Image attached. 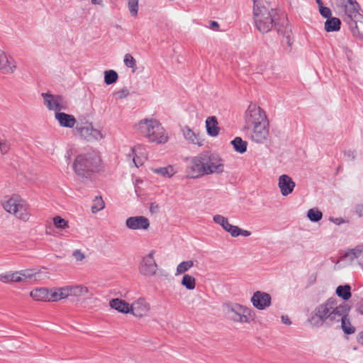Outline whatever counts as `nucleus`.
I'll return each mask as SVG.
<instances>
[{"instance_id":"nucleus-1","label":"nucleus","mask_w":363,"mask_h":363,"mask_svg":"<svg viewBox=\"0 0 363 363\" xmlns=\"http://www.w3.org/2000/svg\"><path fill=\"white\" fill-rule=\"evenodd\" d=\"M186 160H189L186 166V176L190 178L224 172L223 160L216 154L203 153Z\"/></svg>"},{"instance_id":"nucleus-2","label":"nucleus","mask_w":363,"mask_h":363,"mask_svg":"<svg viewBox=\"0 0 363 363\" xmlns=\"http://www.w3.org/2000/svg\"><path fill=\"white\" fill-rule=\"evenodd\" d=\"M349 306L346 303L337 305L335 298H328L315 308L311 321L317 326H321L323 324L331 325L339 323Z\"/></svg>"},{"instance_id":"nucleus-3","label":"nucleus","mask_w":363,"mask_h":363,"mask_svg":"<svg viewBox=\"0 0 363 363\" xmlns=\"http://www.w3.org/2000/svg\"><path fill=\"white\" fill-rule=\"evenodd\" d=\"M335 8L339 15L345 22L355 38H363V24H357L362 16L361 6L357 0H335Z\"/></svg>"},{"instance_id":"nucleus-4","label":"nucleus","mask_w":363,"mask_h":363,"mask_svg":"<svg viewBox=\"0 0 363 363\" xmlns=\"http://www.w3.org/2000/svg\"><path fill=\"white\" fill-rule=\"evenodd\" d=\"M135 130L147 138L150 142L162 144L167 142L168 136L161 125L155 119H143L135 125Z\"/></svg>"},{"instance_id":"nucleus-5","label":"nucleus","mask_w":363,"mask_h":363,"mask_svg":"<svg viewBox=\"0 0 363 363\" xmlns=\"http://www.w3.org/2000/svg\"><path fill=\"white\" fill-rule=\"evenodd\" d=\"M252 1L255 26L259 32L267 33L276 25L277 12L273 9L269 10L264 6H260L258 0Z\"/></svg>"},{"instance_id":"nucleus-6","label":"nucleus","mask_w":363,"mask_h":363,"mask_svg":"<svg viewBox=\"0 0 363 363\" xmlns=\"http://www.w3.org/2000/svg\"><path fill=\"white\" fill-rule=\"evenodd\" d=\"M101 160L95 152L79 155L74 161L73 169L81 177H88L90 173L98 171Z\"/></svg>"},{"instance_id":"nucleus-7","label":"nucleus","mask_w":363,"mask_h":363,"mask_svg":"<svg viewBox=\"0 0 363 363\" xmlns=\"http://www.w3.org/2000/svg\"><path fill=\"white\" fill-rule=\"evenodd\" d=\"M223 308L226 318L234 323H250L254 320L252 310L239 303H226Z\"/></svg>"},{"instance_id":"nucleus-8","label":"nucleus","mask_w":363,"mask_h":363,"mask_svg":"<svg viewBox=\"0 0 363 363\" xmlns=\"http://www.w3.org/2000/svg\"><path fill=\"white\" fill-rule=\"evenodd\" d=\"M2 206L6 212L13 214L24 222L28 221L30 218L29 205L18 195L14 194L2 201Z\"/></svg>"},{"instance_id":"nucleus-9","label":"nucleus","mask_w":363,"mask_h":363,"mask_svg":"<svg viewBox=\"0 0 363 363\" xmlns=\"http://www.w3.org/2000/svg\"><path fill=\"white\" fill-rule=\"evenodd\" d=\"M245 128H250L252 125L267 122V115L263 109L255 104L248 106L244 116Z\"/></svg>"},{"instance_id":"nucleus-10","label":"nucleus","mask_w":363,"mask_h":363,"mask_svg":"<svg viewBox=\"0 0 363 363\" xmlns=\"http://www.w3.org/2000/svg\"><path fill=\"white\" fill-rule=\"evenodd\" d=\"M41 96L43 98L45 106L49 110L54 111L55 113L68 108L67 101L60 95H55L47 92L42 93Z\"/></svg>"},{"instance_id":"nucleus-11","label":"nucleus","mask_w":363,"mask_h":363,"mask_svg":"<svg viewBox=\"0 0 363 363\" xmlns=\"http://www.w3.org/2000/svg\"><path fill=\"white\" fill-rule=\"evenodd\" d=\"M155 252L151 251L147 255L143 257L139 262V273L145 277H151L157 274L158 269L153 255Z\"/></svg>"},{"instance_id":"nucleus-12","label":"nucleus","mask_w":363,"mask_h":363,"mask_svg":"<svg viewBox=\"0 0 363 363\" xmlns=\"http://www.w3.org/2000/svg\"><path fill=\"white\" fill-rule=\"evenodd\" d=\"M37 273H34L33 270L26 269L15 272H6L0 275V280L4 283L21 282L28 279L34 278L36 279Z\"/></svg>"},{"instance_id":"nucleus-13","label":"nucleus","mask_w":363,"mask_h":363,"mask_svg":"<svg viewBox=\"0 0 363 363\" xmlns=\"http://www.w3.org/2000/svg\"><path fill=\"white\" fill-rule=\"evenodd\" d=\"M250 130V139L257 143H264L269 135V121L252 125Z\"/></svg>"},{"instance_id":"nucleus-14","label":"nucleus","mask_w":363,"mask_h":363,"mask_svg":"<svg viewBox=\"0 0 363 363\" xmlns=\"http://www.w3.org/2000/svg\"><path fill=\"white\" fill-rule=\"evenodd\" d=\"M250 301L255 308L263 311L271 306L272 297L268 293L257 291L252 296Z\"/></svg>"},{"instance_id":"nucleus-15","label":"nucleus","mask_w":363,"mask_h":363,"mask_svg":"<svg viewBox=\"0 0 363 363\" xmlns=\"http://www.w3.org/2000/svg\"><path fill=\"white\" fill-rule=\"evenodd\" d=\"M76 129L80 135L87 140H99L103 138L101 132L95 129L91 123H86L84 125H77Z\"/></svg>"},{"instance_id":"nucleus-16","label":"nucleus","mask_w":363,"mask_h":363,"mask_svg":"<svg viewBox=\"0 0 363 363\" xmlns=\"http://www.w3.org/2000/svg\"><path fill=\"white\" fill-rule=\"evenodd\" d=\"M126 227L130 230H147L150 227L149 220L143 216H131L125 220Z\"/></svg>"},{"instance_id":"nucleus-17","label":"nucleus","mask_w":363,"mask_h":363,"mask_svg":"<svg viewBox=\"0 0 363 363\" xmlns=\"http://www.w3.org/2000/svg\"><path fill=\"white\" fill-rule=\"evenodd\" d=\"M150 306L144 297H140L130 304V313L136 317H143L150 311Z\"/></svg>"},{"instance_id":"nucleus-18","label":"nucleus","mask_w":363,"mask_h":363,"mask_svg":"<svg viewBox=\"0 0 363 363\" xmlns=\"http://www.w3.org/2000/svg\"><path fill=\"white\" fill-rule=\"evenodd\" d=\"M295 186V182L287 174H282L279 177L278 186L282 196H286L291 194Z\"/></svg>"},{"instance_id":"nucleus-19","label":"nucleus","mask_w":363,"mask_h":363,"mask_svg":"<svg viewBox=\"0 0 363 363\" xmlns=\"http://www.w3.org/2000/svg\"><path fill=\"white\" fill-rule=\"evenodd\" d=\"M16 69L13 59L8 57L5 52L0 50V70L4 73H13Z\"/></svg>"},{"instance_id":"nucleus-20","label":"nucleus","mask_w":363,"mask_h":363,"mask_svg":"<svg viewBox=\"0 0 363 363\" xmlns=\"http://www.w3.org/2000/svg\"><path fill=\"white\" fill-rule=\"evenodd\" d=\"M55 117L62 127L72 128L77 123L74 116L63 112L55 113Z\"/></svg>"},{"instance_id":"nucleus-21","label":"nucleus","mask_w":363,"mask_h":363,"mask_svg":"<svg viewBox=\"0 0 363 363\" xmlns=\"http://www.w3.org/2000/svg\"><path fill=\"white\" fill-rule=\"evenodd\" d=\"M132 151L134 155L133 161L135 167H138L142 166L147 158V154L144 151L143 147L141 145H138L133 147Z\"/></svg>"},{"instance_id":"nucleus-22","label":"nucleus","mask_w":363,"mask_h":363,"mask_svg":"<svg viewBox=\"0 0 363 363\" xmlns=\"http://www.w3.org/2000/svg\"><path fill=\"white\" fill-rule=\"evenodd\" d=\"M111 308L122 313H130V304L120 298H113L110 301Z\"/></svg>"},{"instance_id":"nucleus-23","label":"nucleus","mask_w":363,"mask_h":363,"mask_svg":"<svg viewBox=\"0 0 363 363\" xmlns=\"http://www.w3.org/2000/svg\"><path fill=\"white\" fill-rule=\"evenodd\" d=\"M66 291L68 296H82L89 293V289L84 285L66 286Z\"/></svg>"},{"instance_id":"nucleus-24","label":"nucleus","mask_w":363,"mask_h":363,"mask_svg":"<svg viewBox=\"0 0 363 363\" xmlns=\"http://www.w3.org/2000/svg\"><path fill=\"white\" fill-rule=\"evenodd\" d=\"M351 307L348 306L346 310V313H344L342 318L340 319L341 321V328L343 332L347 335H351L355 333V328L352 325L351 322L349 318V313L350 311Z\"/></svg>"},{"instance_id":"nucleus-25","label":"nucleus","mask_w":363,"mask_h":363,"mask_svg":"<svg viewBox=\"0 0 363 363\" xmlns=\"http://www.w3.org/2000/svg\"><path fill=\"white\" fill-rule=\"evenodd\" d=\"M206 128L208 134L212 137H216L219 133V127L218 121L215 116L208 117L206 120Z\"/></svg>"},{"instance_id":"nucleus-26","label":"nucleus","mask_w":363,"mask_h":363,"mask_svg":"<svg viewBox=\"0 0 363 363\" xmlns=\"http://www.w3.org/2000/svg\"><path fill=\"white\" fill-rule=\"evenodd\" d=\"M67 298L66 287L49 290L48 301H57Z\"/></svg>"},{"instance_id":"nucleus-27","label":"nucleus","mask_w":363,"mask_h":363,"mask_svg":"<svg viewBox=\"0 0 363 363\" xmlns=\"http://www.w3.org/2000/svg\"><path fill=\"white\" fill-rule=\"evenodd\" d=\"M213 220L216 224L220 225L224 230L229 233L230 235H232L235 225H231L227 218L217 214L213 216Z\"/></svg>"},{"instance_id":"nucleus-28","label":"nucleus","mask_w":363,"mask_h":363,"mask_svg":"<svg viewBox=\"0 0 363 363\" xmlns=\"http://www.w3.org/2000/svg\"><path fill=\"white\" fill-rule=\"evenodd\" d=\"M30 296L37 301H48L49 289L46 288H37L30 291Z\"/></svg>"},{"instance_id":"nucleus-29","label":"nucleus","mask_w":363,"mask_h":363,"mask_svg":"<svg viewBox=\"0 0 363 363\" xmlns=\"http://www.w3.org/2000/svg\"><path fill=\"white\" fill-rule=\"evenodd\" d=\"M341 21L338 18L331 17L325 23V29L327 32L338 31L340 29Z\"/></svg>"},{"instance_id":"nucleus-30","label":"nucleus","mask_w":363,"mask_h":363,"mask_svg":"<svg viewBox=\"0 0 363 363\" xmlns=\"http://www.w3.org/2000/svg\"><path fill=\"white\" fill-rule=\"evenodd\" d=\"M336 294L343 300H348L351 296V286L349 284L338 286L336 289Z\"/></svg>"},{"instance_id":"nucleus-31","label":"nucleus","mask_w":363,"mask_h":363,"mask_svg":"<svg viewBox=\"0 0 363 363\" xmlns=\"http://www.w3.org/2000/svg\"><path fill=\"white\" fill-rule=\"evenodd\" d=\"M231 144L233 145L235 150L239 153L242 154L247 150V143L242 140V139L240 137H236L234 140H233L231 141Z\"/></svg>"},{"instance_id":"nucleus-32","label":"nucleus","mask_w":363,"mask_h":363,"mask_svg":"<svg viewBox=\"0 0 363 363\" xmlns=\"http://www.w3.org/2000/svg\"><path fill=\"white\" fill-rule=\"evenodd\" d=\"M363 254V244L358 245L352 249L348 250L345 254V257L350 258L353 260L354 259L359 258Z\"/></svg>"},{"instance_id":"nucleus-33","label":"nucleus","mask_w":363,"mask_h":363,"mask_svg":"<svg viewBox=\"0 0 363 363\" xmlns=\"http://www.w3.org/2000/svg\"><path fill=\"white\" fill-rule=\"evenodd\" d=\"M183 135L185 138L191 143L197 144L199 146L202 145V143L199 141V138L188 127L183 128Z\"/></svg>"},{"instance_id":"nucleus-34","label":"nucleus","mask_w":363,"mask_h":363,"mask_svg":"<svg viewBox=\"0 0 363 363\" xmlns=\"http://www.w3.org/2000/svg\"><path fill=\"white\" fill-rule=\"evenodd\" d=\"M152 171L155 174H160L166 177H171L175 174V171L171 165L164 167L155 168L153 169Z\"/></svg>"},{"instance_id":"nucleus-35","label":"nucleus","mask_w":363,"mask_h":363,"mask_svg":"<svg viewBox=\"0 0 363 363\" xmlns=\"http://www.w3.org/2000/svg\"><path fill=\"white\" fill-rule=\"evenodd\" d=\"M183 286H185L188 290H194L196 287V279L188 274H184Z\"/></svg>"},{"instance_id":"nucleus-36","label":"nucleus","mask_w":363,"mask_h":363,"mask_svg":"<svg viewBox=\"0 0 363 363\" xmlns=\"http://www.w3.org/2000/svg\"><path fill=\"white\" fill-rule=\"evenodd\" d=\"M118 78L117 72L110 69L104 72V82L106 84H112L115 83Z\"/></svg>"},{"instance_id":"nucleus-37","label":"nucleus","mask_w":363,"mask_h":363,"mask_svg":"<svg viewBox=\"0 0 363 363\" xmlns=\"http://www.w3.org/2000/svg\"><path fill=\"white\" fill-rule=\"evenodd\" d=\"M308 218L312 222H318L323 217V213L318 208H311L307 212Z\"/></svg>"},{"instance_id":"nucleus-38","label":"nucleus","mask_w":363,"mask_h":363,"mask_svg":"<svg viewBox=\"0 0 363 363\" xmlns=\"http://www.w3.org/2000/svg\"><path fill=\"white\" fill-rule=\"evenodd\" d=\"M105 207L104 201L101 196H96L93 200V205L91 206V212L96 213L99 211L104 209Z\"/></svg>"},{"instance_id":"nucleus-39","label":"nucleus","mask_w":363,"mask_h":363,"mask_svg":"<svg viewBox=\"0 0 363 363\" xmlns=\"http://www.w3.org/2000/svg\"><path fill=\"white\" fill-rule=\"evenodd\" d=\"M53 224L58 229L63 230L69 228L68 221L59 216L53 218Z\"/></svg>"},{"instance_id":"nucleus-40","label":"nucleus","mask_w":363,"mask_h":363,"mask_svg":"<svg viewBox=\"0 0 363 363\" xmlns=\"http://www.w3.org/2000/svg\"><path fill=\"white\" fill-rule=\"evenodd\" d=\"M124 64L126 67L132 68L133 72L137 69L136 61L130 54H125L124 56Z\"/></svg>"},{"instance_id":"nucleus-41","label":"nucleus","mask_w":363,"mask_h":363,"mask_svg":"<svg viewBox=\"0 0 363 363\" xmlns=\"http://www.w3.org/2000/svg\"><path fill=\"white\" fill-rule=\"evenodd\" d=\"M128 6L130 15L136 16L138 11V0H128Z\"/></svg>"},{"instance_id":"nucleus-42","label":"nucleus","mask_w":363,"mask_h":363,"mask_svg":"<svg viewBox=\"0 0 363 363\" xmlns=\"http://www.w3.org/2000/svg\"><path fill=\"white\" fill-rule=\"evenodd\" d=\"M251 235V232L250 231H248L247 230H242L241 228H240L238 226H235L234 228V230L232 233V235L231 236L232 237H238L239 235H242V236H245V237H247V236H250Z\"/></svg>"},{"instance_id":"nucleus-43","label":"nucleus","mask_w":363,"mask_h":363,"mask_svg":"<svg viewBox=\"0 0 363 363\" xmlns=\"http://www.w3.org/2000/svg\"><path fill=\"white\" fill-rule=\"evenodd\" d=\"M129 89L127 87H123V89L115 93L117 97L120 99L127 97L129 95Z\"/></svg>"},{"instance_id":"nucleus-44","label":"nucleus","mask_w":363,"mask_h":363,"mask_svg":"<svg viewBox=\"0 0 363 363\" xmlns=\"http://www.w3.org/2000/svg\"><path fill=\"white\" fill-rule=\"evenodd\" d=\"M319 10H320V14L325 17V18H328V19L329 18H330V16H331V11L329 8L328 7H324L323 6V5H320L319 6Z\"/></svg>"},{"instance_id":"nucleus-45","label":"nucleus","mask_w":363,"mask_h":363,"mask_svg":"<svg viewBox=\"0 0 363 363\" xmlns=\"http://www.w3.org/2000/svg\"><path fill=\"white\" fill-rule=\"evenodd\" d=\"M72 256L77 261H82L85 258L84 254L80 250H75L72 252Z\"/></svg>"},{"instance_id":"nucleus-46","label":"nucleus","mask_w":363,"mask_h":363,"mask_svg":"<svg viewBox=\"0 0 363 363\" xmlns=\"http://www.w3.org/2000/svg\"><path fill=\"white\" fill-rule=\"evenodd\" d=\"M10 145L6 140L0 141V150L3 154H6L9 150Z\"/></svg>"},{"instance_id":"nucleus-47","label":"nucleus","mask_w":363,"mask_h":363,"mask_svg":"<svg viewBox=\"0 0 363 363\" xmlns=\"http://www.w3.org/2000/svg\"><path fill=\"white\" fill-rule=\"evenodd\" d=\"M194 265V262L192 260L189 261H183L182 263V269H183V273L189 270L191 267H192Z\"/></svg>"},{"instance_id":"nucleus-48","label":"nucleus","mask_w":363,"mask_h":363,"mask_svg":"<svg viewBox=\"0 0 363 363\" xmlns=\"http://www.w3.org/2000/svg\"><path fill=\"white\" fill-rule=\"evenodd\" d=\"M345 155L350 160H354L357 157L356 152L354 150H347L345 152Z\"/></svg>"},{"instance_id":"nucleus-49","label":"nucleus","mask_w":363,"mask_h":363,"mask_svg":"<svg viewBox=\"0 0 363 363\" xmlns=\"http://www.w3.org/2000/svg\"><path fill=\"white\" fill-rule=\"evenodd\" d=\"M355 213L359 216H363V204H359L355 207Z\"/></svg>"},{"instance_id":"nucleus-50","label":"nucleus","mask_w":363,"mask_h":363,"mask_svg":"<svg viewBox=\"0 0 363 363\" xmlns=\"http://www.w3.org/2000/svg\"><path fill=\"white\" fill-rule=\"evenodd\" d=\"M329 220L337 225H340L344 223L343 219L341 218L330 217Z\"/></svg>"},{"instance_id":"nucleus-51","label":"nucleus","mask_w":363,"mask_h":363,"mask_svg":"<svg viewBox=\"0 0 363 363\" xmlns=\"http://www.w3.org/2000/svg\"><path fill=\"white\" fill-rule=\"evenodd\" d=\"M281 321L283 323L286 324V325H291V322L289 319V318L287 316V315H282L281 316Z\"/></svg>"},{"instance_id":"nucleus-52","label":"nucleus","mask_w":363,"mask_h":363,"mask_svg":"<svg viewBox=\"0 0 363 363\" xmlns=\"http://www.w3.org/2000/svg\"><path fill=\"white\" fill-rule=\"evenodd\" d=\"M219 27V24L216 21H211L210 23V28L213 30H216Z\"/></svg>"},{"instance_id":"nucleus-53","label":"nucleus","mask_w":363,"mask_h":363,"mask_svg":"<svg viewBox=\"0 0 363 363\" xmlns=\"http://www.w3.org/2000/svg\"><path fill=\"white\" fill-rule=\"evenodd\" d=\"M357 340L359 343L363 345V331L360 332L357 335Z\"/></svg>"},{"instance_id":"nucleus-54","label":"nucleus","mask_w":363,"mask_h":363,"mask_svg":"<svg viewBox=\"0 0 363 363\" xmlns=\"http://www.w3.org/2000/svg\"><path fill=\"white\" fill-rule=\"evenodd\" d=\"M91 3L94 5H100L103 6V1L102 0H91Z\"/></svg>"},{"instance_id":"nucleus-55","label":"nucleus","mask_w":363,"mask_h":363,"mask_svg":"<svg viewBox=\"0 0 363 363\" xmlns=\"http://www.w3.org/2000/svg\"><path fill=\"white\" fill-rule=\"evenodd\" d=\"M356 311L361 314V315H363V304L358 306L357 308H356Z\"/></svg>"},{"instance_id":"nucleus-56","label":"nucleus","mask_w":363,"mask_h":363,"mask_svg":"<svg viewBox=\"0 0 363 363\" xmlns=\"http://www.w3.org/2000/svg\"><path fill=\"white\" fill-rule=\"evenodd\" d=\"M158 276L160 277H163L164 279H167V277H168V274L167 272H160L158 273Z\"/></svg>"},{"instance_id":"nucleus-57","label":"nucleus","mask_w":363,"mask_h":363,"mask_svg":"<svg viewBox=\"0 0 363 363\" xmlns=\"http://www.w3.org/2000/svg\"><path fill=\"white\" fill-rule=\"evenodd\" d=\"M65 159L67 164H69L71 162V155L69 152H67V155H65Z\"/></svg>"},{"instance_id":"nucleus-58","label":"nucleus","mask_w":363,"mask_h":363,"mask_svg":"<svg viewBox=\"0 0 363 363\" xmlns=\"http://www.w3.org/2000/svg\"><path fill=\"white\" fill-rule=\"evenodd\" d=\"M150 208L152 212H154L155 210L157 208V205L155 203H151Z\"/></svg>"},{"instance_id":"nucleus-59","label":"nucleus","mask_w":363,"mask_h":363,"mask_svg":"<svg viewBox=\"0 0 363 363\" xmlns=\"http://www.w3.org/2000/svg\"><path fill=\"white\" fill-rule=\"evenodd\" d=\"M182 274V263L179 264L177 267V273L176 275Z\"/></svg>"},{"instance_id":"nucleus-60","label":"nucleus","mask_w":363,"mask_h":363,"mask_svg":"<svg viewBox=\"0 0 363 363\" xmlns=\"http://www.w3.org/2000/svg\"><path fill=\"white\" fill-rule=\"evenodd\" d=\"M316 2L319 6L323 5L321 0H316Z\"/></svg>"}]
</instances>
